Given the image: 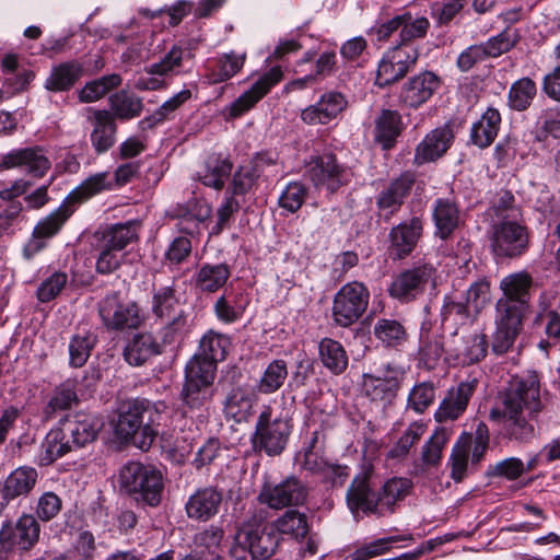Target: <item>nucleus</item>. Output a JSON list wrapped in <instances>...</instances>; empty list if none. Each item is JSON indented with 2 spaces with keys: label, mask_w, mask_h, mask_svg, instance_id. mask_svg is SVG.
I'll list each match as a JSON object with an SVG mask.
<instances>
[{
  "label": "nucleus",
  "mask_w": 560,
  "mask_h": 560,
  "mask_svg": "<svg viewBox=\"0 0 560 560\" xmlns=\"http://www.w3.org/2000/svg\"><path fill=\"white\" fill-rule=\"evenodd\" d=\"M230 346L231 341L226 335L209 330L200 340L199 355L217 365V362L225 359Z\"/></svg>",
  "instance_id": "6e6d98bb"
},
{
  "label": "nucleus",
  "mask_w": 560,
  "mask_h": 560,
  "mask_svg": "<svg viewBox=\"0 0 560 560\" xmlns=\"http://www.w3.org/2000/svg\"><path fill=\"white\" fill-rule=\"evenodd\" d=\"M306 487L294 476H289L278 483H265L258 499L270 509L280 510L304 503Z\"/></svg>",
  "instance_id": "4468645a"
},
{
  "label": "nucleus",
  "mask_w": 560,
  "mask_h": 560,
  "mask_svg": "<svg viewBox=\"0 0 560 560\" xmlns=\"http://www.w3.org/2000/svg\"><path fill=\"white\" fill-rule=\"evenodd\" d=\"M528 246V233L516 220H501L492 226L491 247L495 255L516 257Z\"/></svg>",
  "instance_id": "ddd939ff"
},
{
  "label": "nucleus",
  "mask_w": 560,
  "mask_h": 560,
  "mask_svg": "<svg viewBox=\"0 0 560 560\" xmlns=\"http://www.w3.org/2000/svg\"><path fill=\"white\" fill-rule=\"evenodd\" d=\"M501 124V116L498 109L488 108L471 126L470 141L481 148H488L494 141Z\"/></svg>",
  "instance_id": "2f4dec72"
},
{
  "label": "nucleus",
  "mask_w": 560,
  "mask_h": 560,
  "mask_svg": "<svg viewBox=\"0 0 560 560\" xmlns=\"http://www.w3.org/2000/svg\"><path fill=\"white\" fill-rule=\"evenodd\" d=\"M470 446L471 434L463 433L453 447L450 458L451 477L456 482H460L466 476Z\"/></svg>",
  "instance_id": "bf43d9fd"
},
{
  "label": "nucleus",
  "mask_w": 560,
  "mask_h": 560,
  "mask_svg": "<svg viewBox=\"0 0 560 560\" xmlns=\"http://www.w3.org/2000/svg\"><path fill=\"white\" fill-rule=\"evenodd\" d=\"M370 300L368 288L359 281L342 285L334 296L332 319L340 327L354 324L366 311Z\"/></svg>",
  "instance_id": "9d476101"
},
{
  "label": "nucleus",
  "mask_w": 560,
  "mask_h": 560,
  "mask_svg": "<svg viewBox=\"0 0 560 560\" xmlns=\"http://www.w3.org/2000/svg\"><path fill=\"white\" fill-rule=\"evenodd\" d=\"M425 432V425L420 422H412L404 431L398 441L388 451L386 457L389 459L402 460L405 459L410 450L417 444Z\"/></svg>",
  "instance_id": "13d9d810"
},
{
  "label": "nucleus",
  "mask_w": 560,
  "mask_h": 560,
  "mask_svg": "<svg viewBox=\"0 0 560 560\" xmlns=\"http://www.w3.org/2000/svg\"><path fill=\"white\" fill-rule=\"evenodd\" d=\"M540 382L536 373L515 378L502 397V405L491 410V418L502 417L506 436L527 443L537 436L539 416L545 411Z\"/></svg>",
  "instance_id": "f257e3e1"
},
{
  "label": "nucleus",
  "mask_w": 560,
  "mask_h": 560,
  "mask_svg": "<svg viewBox=\"0 0 560 560\" xmlns=\"http://www.w3.org/2000/svg\"><path fill=\"white\" fill-rule=\"evenodd\" d=\"M245 54H223L218 57L215 65L209 69L207 80L209 84H217L233 78L244 66Z\"/></svg>",
  "instance_id": "c03bdc74"
},
{
  "label": "nucleus",
  "mask_w": 560,
  "mask_h": 560,
  "mask_svg": "<svg viewBox=\"0 0 560 560\" xmlns=\"http://www.w3.org/2000/svg\"><path fill=\"white\" fill-rule=\"evenodd\" d=\"M536 95V84L529 78H522L514 82L509 91V105L511 108L525 110Z\"/></svg>",
  "instance_id": "e2e57ef3"
},
{
  "label": "nucleus",
  "mask_w": 560,
  "mask_h": 560,
  "mask_svg": "<svg viewBox=\"0 0 560 560\" xmlns=\"http://www.w3.org/2000/svg\"><path fill=\"white\" fill-rule=\"evenodd\" d=\"M415 184V176L411 173H404L392 180L376 197L377 213L385 221H388L401 208Z\"/></svg>",
  "instance_id": "412c9836"
},
{
  "label": "nucleus",
  "mask_w": 560,
  "mask_h": 560,
  "mask_svg": "<svg viewBox=\"0 0 560 560\" xmlns=\"http://www.w3.org/2000/svg\"><path fill=\"white\" fill-rule=\"evenodd\" d=\"M97 342V336L91 329L79 328L69 341V363L73 368L83 366Z\"/></svg>",
  "instance_id": "e433bc0d"
},
{
  "label": "nucleus",
  "mask_w": 560,
  "mask_h": 560,
  "mask_svg": "<svg viewBox=\"0 0 560 560\" xmlns=\"http://www.w3.org/2000/svg\"><path fill=\"white\" fill-rule=\"evenodd\" d=\"M230 273L225 264H205L196 273V287L203 292H215L226 283Z\"/></svg>",
  "instance_id": "37998d69"
},
{
  "label": "nucleus",
  "mask_w": 560,
  "mask_h": 560,
  "mask_svg": "<svg viewBox=\"0 0 560 560\" xmlns=\"http://www.w3.org/2000/svg\"><path fill=\"white\" fill-rule=\"evenodd\" d=\"M532 288L533 278L526 271L508 275L500 281L503 296L495 304V330L491 339V349L495 354L506 353L520 335Z\"/></svg>",
  "instance_id": "f03ea898"
},
{
  "label": "nucleus",
  "mask_w": 560,
  "mask_h": 560,
  "mask_svg": "<svg viewBox=\"0 0 560 560\" xmlns=\"http://www.w3.org/2000/svg\"><path fill=\"white\" fill-rule=\"evenodd\" d=\"M423 231L422 220L412 217L393 226L389 231L388 255L393 260L408 257L416 248Z\"/></svg>",
  "instance_id": "6ab92c4d"
},
{
  "label": "nucleus",
  "mask_w": 560,
  "mask_h": 560,
  "mask_svg": "<svg viewBox=\"0 0 560 560\" xmlns=\"http://www.w3.org/2000/svg\"><path fill=\"white\" fill-rule=\"evenodd\" d=\"M435 273L432 264L418 261L393 278L388 294L401 303L412 302L435 284Z\"/></svg>",
  "instance_id": "0eeeda50"
},
{
  "label": "nucleus",
  "mask_w": 560,
  "mask_h": 560,
  "mask_svg": "<svg viewBox=\"0 0 560 560\" xmlns=\"http://www.w3.org/2000/svg\"><path fill=\"white\" fill-rule=\"evenodd\" d=\"M436 234L445 240L457 228L459 212L456 205L448 199H438L433 210Z\"/></svg>",
  "instance_id": "79ce46f5"
},
{
  "label": "nucleus",
  "mask_w": 560,
  "mask_h": 560,
  "mask_svg": "<svg viewBox=\"0 0 560 560\" xmlns=\"http://www.w3.org/2000/svg\"><path fill=\"white\" fill-rule=\"evenodd\" d=\"M454 140V132L450 126H443L430 131L417 145L413 163L422 165L434 162L446 153Z\"/></svg>",
  "instance_id": "a878e982"
},
{
  "label": "nucleus",
  "mask_w": 560,
  "mask_h": 560,
  "mask_svg": "<svg viewBox=\"0 0 560 560\" xmlns=\"http://www.w3.org/2000/svg\"><path fill=\"white\" fill-rule=\"evenodd\" d=\"M186 51L179 46H173L163 57L145 68L147 74L156 77L177 75L184 63Z\"/></svg>",
  "instance_id": "5fc2aeb1"
},
{
  "label": "nucleus",
  "mask_w": 560,
  "mask_h": 560,
  "mask_svg": "<svg viewBox=\"0 0 560 560\" xmlns=\"http://www.w3.org/2000/svg\"><path fill=\"white\" fill-rule=\"evenodd\" d=\"M191 250V240L187 235H178L168 243L163 255V264L173 269L187 261Z\"/></svg>",
  "instance_id": "69168bd1"
},
{
  "label": "nucleus",
  "mask_w": 560,
  "mask_h": 560,
  "mask_svg": "<svg viewBox=\"0 0 560 560\" xmlns=\"http://www.w3.org/2000/svg\"><path fill=\"white\" fill-rule=\"evenodd\" d=\"M455 361L460 365H470L482 360L488 351V340L485 334L472 332L454 340Z\"/></svg>",
  "instance_id": "bb28decb"
},
{
  "label": "nucleus",
  "mask_w": 560,
  "mask_h": 560,
  "mask_svg": "<svg viewBox=\"0 0 560 560\" xmlns=\"http://www.w3.org/2000/svg\"><path fill=\"white\" fill-rule=\"evenodd\" d=\"M440 78L431 72L423 71L409 78L400 88L398 103L406 108L417 109L427 103L440 89Z\"/></svg>",
  "instance_id": "f3484780"
},
{
  "label": "nucleus",
  "mask_w": 560,
  "mask_h": 560,
  "mask_svg": "<svg viewBox=\"0 0 560 560\" xmlns=\"http://www.w3.org/2000/svg\"><path fill=\"white\" fill-rule=\"evenodd\" d=\"M375 338L386 348H398L407 340V330L397 319L380 318L374 327Z\"/></svg>",
  "instance_id": "a18cd8bd"
},
{
  "label": "nucleus",
  "mask_w": 560,
  "mask_h": 560,
  "mask_svg": "<svg viewBox=\"0 0 560 560\" xmlns=\"http://www.w3.org/2000/svg\"><path fill=\"white\" fill-rule=\"evenodd\" d=\"M74 211V206L69 205L65 199L55 211L37 222L34 228L35 235L45 240L55 236Z\"/></svg>",
  "instance_id": "de8ad7c7"
},
{
  "label": "nucleus",
  "mask_w": 560,
  "mask_h": 560,
  "mask_svg": "<svg viewBox=\"0 0 560 560\" xmlns=\"http://www.w3.org/2000/svg\"><path fill=\"white\" fill-rule=\"evenodd\" d=\"M211 208L208 205H199L197 201L189 202L185 207H178L176 217L179 219L180 232L192 234L201 222L210 217Z\"/></svg>",
  "instance_id": "603ef678"
},
{
  "label": "nucleus",
  "mask_w": 560,
  "mask_h": 560,
  "mask_svg": "<svg viewBox=\"0 0 560 560\" xmlns=\"http://www.w3.org/2000/svg\"><path fill=\"white\" fill-rule=\"evenodd\" d=\"M223 493L215 487H203L190 494L185 503L188 518L197 522H208L220 511Z\"/></svg>",
  "instance_id": "5701e85b"
},
{
  "label": "nucleus",
  "mask_w": 560,
  "mask_h": 560,
  "mask_svg": "<svg viewBox=\"0 0 560 560\" xmlns=\"http://www.w3.org/2000/svg\"><path fill=\"white\" fill-rule=\"evenodd\" d=\"M108 172H101L91 175L69 192V195L65 198L66 201L69 205L74 206L75 210L78 205L86 201L88 199L104 190L110 189L112 184L108 179Z\"/></svg>",
  "instance_id": "4c0bfd02"
},
{
  "label": "nucleus",
  "mask_w": 560,
  "mask_h": 560,
  "mask_svg": "<svg viewBox=\"0 0 560 560\" xmlns=\"http://www.w3.org/2000/svg\"><path fill=\"white\" fill-rule=\"evenodd\" d=\"M217 365L200 355L192 357L185 368V383L212 387Z\"/></svg>",
  "instance_id": "8fccbe9b"
},
{
  "label": "nucleus",
  "mask_w": 560,
  "mask_h": 560,
  "mask_svg": "<svg viewBox=\"0 0 560 560\" xmlns=\"http://www.w3.org/2000/svg\"><path fill=\"white\" fill-rule=\"evenodd\" d=\"M233 170V163L228 156L213 153L205 161L203 168L198 172V179L207 187L221 190Z\"/></svg>",
  "instance_id": "cd10ccee"
},
{
  "label": "nucleus",
  "mask_w": 560,
  "mask_h": 560,
  "mask_svg": "<svg viewBox=\"0 0 560 560\" xmlns=\"http://www.w3.org/2000/svg\"><path fill=\"white\" fill-rule=\"evenodd\" d=\"M378 498V491L375 489L374 467L370 463H364L347 490V505L355 517L360 513L381 516Z\"/></svg>",
  "instance_id": "1a4fd4ad"
},
{
  "label": "nucleus",
  "mask_w": 560,
  "mask_h": 560,
  "mask_svg": "<svg viewBox=\"0 0 560 560\" xmlns=\"http://www.w3.org/2000/svg\"><path fill=\"white\" fill-rule=\"evenodd\" d=\"M162 342H158L151 334H138L124 350L125 360L135 366L142 365L150 358L160 354Z\"/></svg>",
  "instance_id": "c85d7f7f"
},
{
  "label": "nucleus",
  "mask_w": 560,
  "mask_h": 560,
  "mask_svg": "<svg viewBox=\"0 0 560 560\" xmlns=\"http://www.w3.org/2000/svg\"><path fill=\"white\" fill-rule=\"evenodd\" d=\"M40 525L37 518L28 513H23L16 522L7 520L0 528V550L4 552L19 549L28 551L39 540Z\"/></svg>",
  "instance_id": "f8f14e48"
},
{
  "label": "nucleus",
  "mask_w": 560,
  "mask_h": 560,
  "mask_svg": "<svg viewBox=\"0 0 560 560\" xmlns=\"http://www.w3.org/2000/svg\"><path fill=\"white\" fill-rule=\"evenodd\" d=\"M118 482L120 488L140 504L154 508L161 502L163 476L152 465L140 462L127 463L119 470Z\"/></svg>",
  "instance_id": "39448f33"
},
{
  "label": "nucleus",
  "mask_w": 560,
  "mask_h": 560,
  "mask_svg": "<svg viewBox=\"0 0 560 560\" xmlns=\"http://www.w3.org/2000/svg\"><path fill=\"white\" fill-rule=\"evenodd\" d=\"M412 482L408 478H390L382 487L380 494L381 516L393 513L398 501L404 500L410 492Z\"/></svg>",
  "instance_id": "ea45409f"
},
{
  "label": "nucleus",
  "mask_w": 560,
  "mask_h": 560,
  "mask_svg": "<svg viewBox=\"0 0 560 560\" xmlns=\"http://www.w3.org/2000/svg\"><path fill=\"white\" fill-rule=\"evenodd\" d=\"M271 526L275 532L295 540L304 539L308 533L306 515L295 510L284 512L272 522Z\"/></svg>",
  "instance_id": "a19ab883"
},
{
  "label": "nucleus",
  "mask_w": 560,
  "mask_h": 560,
  "mask_svg": "<svg viewBox=\"0 0 560 560\" xmlns=\"http://www.w3.org/2000/svg\"><path fill=\"white\" fill-rule=\"evenodd\" d=\"M401 117L397 110L384 109L375 120V139L389 148L401 131Z\"/></svg>",
  "instance_id": "09e8293b"
},
{
  "label": "nucleus",
  "mask_w": 560,
  "mask_h": 560,
  "mask_svg": "<svg viewBox=\"0 0 560 560\" xmlns=\"http://www.w3.org/2000/svg\"><path fill=\"white\" fill-rule=\"evenodd\" d=\"M347 105L348 102L340 92L329 91L324 93L315 104L304 108L301 119L307 125H326L337 118Z\"/></svg>",
  "instance_id": "393cba45"
},
{
  "label": "nucleus",
  "mask_w": 560,
  "mask_h": 560,
  "mask_svg": "<svg viewBox=\"0 0 560 560\" xmlns=\"http://www.w3.org/2000/svg\"><path fill=\"white\" fill-rule=\"evenodd\" d=\"M301 468L331 486H342L349 477V467L328 462L322 450H304Z\"/></svg>",
  "instance_id": "b1692460"
},
{
  "label": "nucleus",
  "mask_w": 560,
  "mask_h": 560,
  "mask_svg": "<svg viewBox=\"0 0 560 560\" xmlns=\"http://www.w3.org/2000/svg\"><path fill=\"white\" fill-rule=\"evenodd\" d=\"M70 452L72 448L60 427L51 429L40 445L38 463L40 466H48Z\"/></svg>",
  "instance_id": "58836bf2"
},
{
  "label": "nucleus",
  "mask_w": 560,
  "mask_h": 560,
  "mask_svg": "<svg viewBox=\"0 0 560 560\" xmlns=\"http://www.w3.org/2000/svg\"><path fill=\"white\" fill-rule=\"evenodd\" d=\"M121 83V78L117 73L104 75L100 79L88 82L79 91V100L82 103H93L102 98L110 90L117 88Z\"/></svg>",
  "instance_id": "052dcab7"
},
{
  "label": "nucleus",
  "mask_w": 560,
  "mask_h": 560,
  "mask_svg": "<svg viewBox=\"0 0 560 560\" xmlns=\"http://www.w3.org/2000/svg\"><path fill=\"white\" fill-rule=\"evenodd\" d=\"M93 120L94 129L91 133V142L97 153H104L115 143L114 116L107 110H94Z\"/></svg>",
  "instance_id": "c756f323"
},
{
  "label": "nucleus",
  "mask_w": 560,
  "mask_h": 560,
  "mask_svg": "<svg viewBox=\"0 0 560 560\" xmlns=\"http://www.w3.org/2000/svg\"><path fill=\"white\" fill-rule=\"evenodd\" d=\"M306 174L317 189H324L328 194H334L347 185L351 177L350 170L330 153L312 156L306 165Z\"/></svg>",
  "instance_id": "9b49d317"
},
{
  "label": "nucleus",
  "mask_w": 560,
  "mask_h": 560,
  "mask_svg": "<svg viewBox=\"0 0 560 560\" xmlns=\"http://www.w3.org/2000/svg\"><path fill=\"white\" fill-rule=\"evenodd\" d=\"M83 66L75 60L59 63L52 67L45 81V89L51 92L70 90L82 77Z\"/></svg>",
  "instance_id": "7c9ffc66"
},
{
  "label": "nucleus",
  "mask_w": 560,
  "mask_h": 560,
  "mask_svg": "<svg viewBox=\"0 0 560 560\" xmlns=\"http://www.w3.org/2000/svg\"><path fill=\"white\" fill-rule=\"evenodd\" d=\"M180 395L184 407L186 408L185 412H202L203 410H208L211 404L213 388L210 386L184 383Z\"/></svg>",
  "instance_id": "864d4df0"
},
{
  "label": "nucleus",
  "mask_w": 560,
  "mask_h": 560,
  "mask_svg": "<svg viewBox=\"0 0 560 560\" xmlns=\"http://www.w3.org/2000/svg\"><path fill=\"white\" fill-rule=\"evenodd\" d=\"M114 115L121 119H130L141 114L143 104L141 98L127 92L116 93L110 97Z\"/></svg>",
  "instance_id": "338daca9"
},
{
  "label": "nucleus",
  "mask_w": 560,
  "mask_h": 560,
  "mask_svg": "<svg viewBox=\"0 0 560 560\" xmlns=\"http://www.w3.org/2000/svg\"><path fill=\"white\" fill-rule=\"evenodd\" d=\"M436 386L431 381H424L416 384L407 400L408 408L416 413H423L435 400Z\"/></svg>",
  "instance_id": "0e129e2a"
},
{
  "label": "nucleus",
  "mask_w": 560,
  "mask_h": 560,
  "mask_svg": "<svg viewBox=\"0 0 560 560\" xmlns=\"http://www.w3.org/2000/svg\"><path fill=\"white\" fill-rule=\"evenodd\" d=\"M451 438L446 428H438L421 448V460L425 466H436L442 458V452Z\"/></svg>",
  "instance_id": "680f3d73"
},
{
  "label": "nucleus",
  "mask_w": 560,
  "mask_h": 560,
  "mask_svg": "<svg viewBox=\"0 0 560 560\" xmlns=\"http://www.w3.org/2000/svg\"><path fill=\"white\" fill-rule=\"evenodd\" d=\"M254 405L253 396L241 387L233 388L225 400V412L236 422L247 420L252 415Z\"/></svg>",
  "instance_id": "4d7b16f0"
},
{
  "label": "nucleus",
  "mask_w": 560,
  "mask_h": 560,
  "mask_svg": "<svg viewBox=\"0 0 560 560\" xmlns=\"http://www.w3.org/2000/svg\"><path fill=\"white\" fill-rule=\"evenodd\" d=\"M318 354L322 364L331 373L338 375L348 366V354L343 346L331 338H323L318 343Z\"/></svg>",
  "instance_id": "c9c22d12"
},
{
  "label": "nucleus",
  "mask_w": 560,
  "mask_h": 560,
  "mask_svg": "<svg viewBox=\"0 0 560 560\" xmlns=\"http://www.w3.org/2000/svg\"><path fill=\"white\" fill-rule=\"evenodd\" d=\"M283 78L281 67L276 66L261 74L258 80L229 107V115L236 118L252 109Z\"/></svg>",
  "instance_id": "aec40b11"
},
{
  "label": "nucleus",
  "mask_w": 560,
  "mask_h": 560,
  "mask_svg": "<svg viewBox=\"0 0 560 560\" xmlns=\"http://www.w3.org/2000/svg\"><path fill=\"white\" fill-rule=\"evenodd\" d=\"M51 163L42 147L13 149L1 155L0 170L24 168L35 178L44 177L50 170Z\"/></svg>",
  "instance_id": "dca6fc26"
},
{
  "label": "nucleus",
  "mask_w": 560,
  "mask_h": 560,
  "mask_svg": "<svg viewBox=\"0 0 560 560\" xmlns=\"http://www.w3.org/2000/svg\"><path fill=\"white\" fill-rule=\"evenodd\" d=\"M246 307V301L242 293L225 291L214 303L217 317L226 324L238 320Z\"/></svg>",
  "instance_id": "49530a36"
},
{
  "label": "nucleus",
  "mask_w": 560,
  "mask_h": 560,
  "mask_svg": "<svg viewBox=\"0 0 560 560\" xmlns=\"http://www.w3.org/2000/svg\"><path fill=\"white\" fill-rule=\"evenodd\" d=\"M98 314L108 330L138 329L144 323V314L137 302H124L118 292L107 294L98 304Z\"/></svg>",
  "instance_id": "6e6552de"
},
{
  "label": "nucleus",
  "mask_w": 560,
  "mask_h": 560,
  "mask_svg": "<svg viewBox=\"0 0 560 560\" xmlns=\"http://www.w3.org/2000/svg\"><path fill=\"white\" fill-rule=\"evenodd\" d=\"M240 545L246 548L253 560H267L275 555L279 537L272 526L243 524L237 532Z\"/></svg>",
  "instance_id": "2eb2a0df"
},
{
  "label": "nucleus",
  "mask_w": 560,
  "mask_h": 560,
  "mask_svg": "<svg viewBox=\"0 0 560 560\" xmlns=\"http://www.w3.org/2000/svg\"><path fill=\"white\" fill-rule=\"evenodd\" d=\"M288 364L282 359L272 360L264 370L257 389L261 394H273L279 390L288 378Z\"/></svg>",
  "instance_id": "3c124183"
},
{
  "label": "nucleus",
  "mask_w": 560,
  "mask_h": 560,
  "mask_svg": "<svg viewBox=\"0 0 560 560\" xmlns=\"http://www.w3.org/2000/svg\"><path fill=\"white\" fill-rule=\"evenodd\" d=\"M291 430L292 424L288 419L273 415L270 406H264L256 421L253 446L268 456L280 455L285 448Z\"/></svg>",
  "instance_id": "423d86ee"
},
{
  "label": "nucleus",
  "mask_w": 560,
  "mask_h": 560,
  "mask_svg": "<svg viewBox=\"0 0 560 560\" xmlns=\"http://www.w3.org/2000/svg\"><path fill=\"white\" fill-rule=\"evenodd\" d=\"M393 374L381 377L374 375H364L363 389L366 396L372 400H382L388 395H394L402 380V370H393Z\"/></svg>",
  "instance_id": "f704fd0d"
},
{
  "label": "nucleus",
  "mask_w": 560,
  "mask_h": 560,
  "mask_svg": "<svg viewBox=\"0 0 560 560\" xmlns=\"http://www.w3.org/2000/svg\"><path fill=\"white\" fill-rule=\"evenodd\" d=\"M163 408L162 402L144 398L122 401L115 424L116 435L125 442L132 441L141 450H149L158 434L154 424L160 421Z\"/></svg>",
  "instance_id": "7ed1b4c3"
},
{
  "label": "nucleus",
  "mask_w": 560,
  "mask_h": 560,
  "mask_svg": "<svg viewBox=\"0 0 560 560\" xmlns=\"http://www.w3.org/2000/svg\"><path fill=\"white\" fill-rule=\"evenodd\" d=\"M150 310L161 322L158 337L163 345L179 343L190 330L189 314L173 279L168 284L153 285Z\"/></svg>",
  "instance_id": "20e7f679"
},
{
  "label": "nucleus",
  "mask_w": 560,
  "mask_h": 560,
  "mask_svg": "<svg viewBox=\"0 0 560 560\" xmlns=\"http://www.w3.org/2000/svg\"><path fill=\"white\" fill-rule=\"evenodd\" d=\"M517 40V32L508 27L481 45L483 46L487 57L495 58L504 52H508L512 47H514Z\"/></svg>",
  "instance_id": "774afa93"
},
{
  "label": "nucleus",
  "mask_w": 560,
  "mask_h": 560,
  "mask_svg": "<svg viewBox=\"0 0 560 560\" xmlns=\"http://www.w3.org/2000/svg\"><path fill=\"white\" fill-rule=\"evenodd\" d=\"M37 478L38 474L35 468L21 466L11 471L1 485L13 501L20 497L28 495L35 488Z\"/></svg>",
  "instance_id": "473e14b6"
},
{
  "label": "nucleus",
  "mask_w": 560,
  "mask_h": 560,
  "mask_svg": "<svg viewBox=\"0 0 560 560\" xmlns=\"http://www.w3.org/2000/svg\"><path fill=\"white\" fill-rule=\"evenodd\" d=\"M102 428V420L95 415L86 412H77L73 416H69L60 425L72 451L93 443Z\"/></svg>",
  "instance_id": "a211bd4d"
},
{
  "label": "nucleus",
  "mask_w": 560,
  "mask_h": 560,
  "mask_svg": "<svg viewBox=\"0 0 560 560\" xmlns=\"http://www.w3.org/2000/svg\"><path fill=\"white\" fill-rule=\"evenodd\" d=\"M477 381L460 382L457 386L451 387L439 408L434 412V419L438 422L454 421L458 419L467 409L468 402L474 395Z\"/></svg>",
  "instance_id": "4be33fe9"
},
{
  "label": "nucleus",
  "mask_w": 560,
  "mask_h": 560,
  "mask_svg": "<svg viewBox=\"0 0 560 560\" xmlns=\"http://www.w3.org/2000/svg\"><path fill=\"white\" fill-rule=\"evenodd\" d=\"M140 228L141 223L138 220L116 223L104 230L101 241L107 246L121 252L129 244L138 241Z\"/></svg>",
  "instance_id": "72a5a7b5"
}]
</instances>
